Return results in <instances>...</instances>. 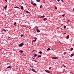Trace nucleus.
Here are the masks:
<instances>
[{"instance_id": "6", "label": "nucleus", "mask_w": 74, "mask_h": 74, "mask_svg": "<svg viewBox=\"0 0 74 74\" xmlns=\"http://www.w3.org/2000/svg\"><path fill=\"white\" fill-rule=\"evenodd\" d=\"M36 31L38 33H40V31L39 30L37 29H36Z\"/></svg>"}, {"instance_id": "4", "label": "nucleus", "mask_w": 74, "mask_h": 74, "mask_svg": "<svg viewBox=\"0 0 74 74\" xmlns=\"http://www.w3.org/2000/svg\"><path fill=\"white\" fill-rule=\"evenodd\" d=\"M45 71L46 72H47V73H50L51 72H50V71H49L48 70H45Z\"/></svg>"}, {"instance_id": "30", "label": "nucleus", "mask_w": 74, "mask_h": 74, "mask_svg": "<svg viewBox=\"0 0 74 74\" xmlns=\"http://www.w3.org/2000/svg\"><path fill=\"white\" fill-rule=\"evenodd\" d=\"M66 26L64 25V29H66Z\"/></svg>"}, {"instance_id": "27", "label": "nucleus", "mask_w": 74, "mask_h": 74, "mask_svg": "<svg viewBox=\"0 0 74 74\" xmlns=\"http://www.w3.org/2000/svg\"><path fill=\"white\" fill-rule=\"evenodd\" d=\"M63 67H66V65H63Z\"/></svg>"}, {"instance_id": "20", "label": "nucleus", "mask_w": 74, "mask_h": 74, "mask_svg": "<svg viewBox=\"0 0 74 74\" xmlns=\"http://www.w3.org/2000/svg\"><path fill=\"white\" fill-rule=\"evenodd\" d=\"M38 53H39L40 54H41L42 53V52L41 51L39 52Z\"/></svg>"}, {"instance_id": "16", "label": "nucleus", "mask_w": 74, "mask_h": 74, "mask_svg": "<svg viewBox=\"0 0 74 74\" xmlns=\"http://www.w3.org/2000/svg\"><path fill=\"white\" fill-rule=\"evenodd\" d=\"M21 10H23V7L22 6H21Z\"/></svg>"}, {"instance_id": "15", "label": "nucleus", "mask_w": 74, "mask_h": 74, "mask_svg": "<svg viewBox=\"0 0 74 74\" xmlns=\"http://www.w3.org/2000/svg\"><path fill=\"white\" fill-rule=\"evenodd\" d=\"M25 12H27V13H28V14H30V12H28V11H27V10H26V11H25Z\"/></svg>"}, {"instance_id": "31", "label": "nucleus", "mask_w": 74, "mask_h": 74, "mask_svg": "<svg viewBox=\"0 0 74 74\" xmlns=\"http://www.w3.org/2000/svg\"><path fill=\"white\" fill-rule=\"evenodd\" d=\"M22 26H23V27H26V26L24 25H23Z\"/></svg>"}, {"instance_id": "38", "label": "nucleus", "mask_w": 74, "mask_h": 74, "mask_svg": "<svg viewBox=\"0 0 74 74\" xmlns=\"http://www.w3.org/2000/svg\"><path fill=\"white\" fill-rule=\"evenodd\" d=\"M6 2L7 3V0H5Z\"/></svg>"}, {"instance_id": "5", "label": "nucleus", "mask_w": 74, "mask_h": 74, "mask_svg": "<svg viewBox=\"0 0 74 74\" xmlns=\"http://www.w3.org/2000/svg\"><path fill=\"white\" fill-rule=\"evenodd\" d=\"M14 8H18V9H21V8H19V7H18L17 6L14 7Z\"/></svg>"}, {"instance_id": "13", "label": "nucleus", "mask_w": 74, "mask_h": 74, "mask_svg": "<svg viewBox=\"0 0 74 74\" xmlns=\"http://www.w3.org/2000/svg\"><path fill=\"white\" fill-rule=\"evenodd\" d=\"M44 17H45V15H43V16L40 17V18H44Z\"/></svg>"}, {"instance_id": "40", "label": "nucleus", "mask_w": 74, "mask_h": 74, "mask_svg": "<svg viewBox=\"0 0 74 74\" xmlns=\"http://www.w3.org/2000/svg\"><path fill=\"white\" fill-rule=\"evenodd\" d=\"M61 1H62V2H63V0H60Z\"/></svg>"}, {"instance_id": "7", "label": "nucleus", "mask_w": 74, "mask_h": 74, "mask_svg": "<svg viewBox=\"0 0 74 74\" xmlns=\"http://www.w3.org/2000/svg\"><path fill=\"white\" fill-rule=\"evenodd\" d=\"M12 67V66H11L10 65V66H8V67H7L8 69H10V68H11Z\"/></svg>"}, {"instance_id": "32", "label": "nucleus", "mask_w": 74, "mask_h": 74, "mask_svg": "<svg viewBox=\"0 0 74 74\" xmlns=\"http://www.w3.org/2000/svg\"><path fill=\"white\" fill-rule=\"evenodd\" d=\"M66 54V52H64V55H65V54Z\"/></svg>"}, {"instance_id": "35", "label": "nucleus", "mask_w": 74, "mask_h": 74, "mask_svg": "<svg viewBox=\"0 0 74 74\" xmlns=\"http://www.w3.org/2000/svg\"><path fill=\"white\" fill-rule=\"evenodd\" d=\"M21 37H23V35H21Z\"/></svg>"}, {"instance_id": "24", "label": "nucleus", "mask_w": 74, "mask_h": 74, "mask_svg": "<svg viewBox=\"0 0 74 74\" xmlns=\"http://www.w3.org/2000/svg\"><path fill=\"white\" fill-rule=\"evenodd\" d=\"M62 16H65V14H62Z\"/></svg>"}, {"instance_id": "9", "label": "nucleus", "mask_w": 74, "mask_h": 74, "mask_svg": "<svg viewBox=\"0 0 74 74\" xmlns=\"http://www.w3.org/2000/svg\"><path fill=\"white\" fill-rule=\"evenodd\" d=\"M34 58H35V56L36 57L37 56V54H34Z\"/></svg>"}, {"instance_id": "22", "label": "nucleus", "mask_w": 74, "mask_h": 74, "mask_svg": "<svg viewBox=\"0 0 74 74\" xmlns=\"http://www.w3.org/2000/svg\"><path fill=\"white\" fill-rule=\"evenodd\" d=\"M37 2H40V0H36Z\"/></svg>"}, {"instance_id": "17", "label": "nucleus", "mask_w": 74, "mask_h": 74, "mask_svg": "<svg viewBox=\"0 0 74 74\" xmlns=\"http://www.w3.org/2000/svg\"><path fill=\"white\" fill-rule=\"evenodd\" d=\"M14 26H16V22L14 23Z\"/></svg>"}, {"instance_id": "8", "label": "nucleus", "mask_w": 74, "mask_h": 74, "mask_svg": "<svg viewBox=\"0 0 74 74\" xmlns=\"http://www.w3.org/2000/svg\"><path fill=\"white\" fill-rule=\"evenodd\" d=\"M19 51L21 53H23V50H20Z\"/></svg>"}, {"instance_id": "41", "label": "nucleus", "mask_w": 74, "mask_h": 74, "mask_svg": "<svg viewBox=\"0 0 74 74\" xmlns=\"http://www.w3.org/2000/svg\"><path fill=\"white\" fill-rule=\"evenodd\" d=\"M66 34V33H64V34Z\"/></svg>"}, {"instance_id": "19", "label": "nucleus", "mask_w": 74, "mask_h": 74, "mask_svg": "<svg viewBox=\"0 0 74 74\" xmlns=\"http://www.w3.org/2000/svg\"><path fill=\"white\" fill-rule=\"evenodd\" d=\"M47 18H45L44 19V21H47Z\"/></svg>"}, {"instance_id": "44", "label": "nucleus", "mask_w": 74, "mask_h": 74, "mask_svg": "<svg viewBox=\"0 0 74 74\" xmlns=\"http://www.w3.org/2000/svg\"><path fill=\"white\" fill-rule=\"evenodd\" d=\"M30 70L31 71V70H31V69H30V70H29V71H30Z\"/></svg>"}, {"instance_id": "39", "label": "nucleus", "mask_w": 74, "mask_h": 74, "mask_svg": "<svg viewBox=\"0 0 74 74\" xmlns=\"http://www.w3.org/2000/svg\"><path fill=\"white\" fill-rule=\"evenodd\" d=\"M35 50H34L33 51V52H35Z\"/></svg>"}, {"instance_id": "3", "label": "nucleus", "mask_w": 74, "mask_h": 74, "mask_svg": "<svg viewBox=\"0 0 74 74\" xmlns=\"http://www.w3.org/2000/svg\"><path fill=\"white\" fill-rule=\"evenodd\" d=\"M52 59H58V58L57 57H52Z\"/></svg>"}, {"instance_id": "1", "label": "nucleus", "mask_w": 74, "mask_h": 74, "mask_svg": "<svg viewBox=\"0 0 74 74\" xmlns=\"http://www.w3.org/2000/svg\"><path fill=\"white\" fill-rule=\"evenodd\" d=\"M34 39L35 40H34L32 41V42H36V41H37V38L36 37H34Z\"/></svg>"}, {"instance_id": "10", "label": "nucleus", "mask_w": 74, "mask_h": 74, "mask_svg": "<svg viewBox=\"0 0 74 74\" xmlns=\"http://www.w3.org/2000/svg\"><path fill=\"white\" fill-rule=\"evenodd\" d=\"M70 36L69 35H68L66 37V38L67 39H69V37Z\"/></svg>"}, {"instance_id": "29", "label": "nucleus", "mask_w": 74, "mask_h": 74, "mask_svg": "<svg viewBox=\"0 0 74 74\" xmlns=\"http://www.w3.org/2000/svg\"><path fill=\"white\" fill-rule=\"evenodd\" d=\"M47 50L48 51H49V50H50V48H48L47 49Z\"/></svg>"}, {"instance_id": "11", "label": "nucleus", "mask_w": 74, "mask_h": 74, "mask_svg": "<svg viewBox=\"0 0 74 74\" xmlns=\"http://www.w3.org/2000/svg\"><path fill=\"white\" fill-rule=\"evenodd\" d=\"M74 53L72 54L70 56H71V57H72V56H74Z\"/></svg>"}, {"instance_id": "12", "label": "nucleus", "mask_w": 74, "mask_h": 74, "mask_svg": "<svg viewBox=\"0 0 74 74\" xmlns=\"http://www.w3.org/2000/svg\"><path fill=\"white\" fill-rule=\"evenodd\" d=\"M32 71H33L34 72H36V71L34 70V69H32Z\"/></svg>"}, {"instance_id": "34", "label": "nucleus", "mask_w": 74, "mask_h": 74, "mask_svg": "<svg viewBox=\"0 0 74 74\" xmlns=\"http://www.w3.org/2000/svg\"><path fill=\"white\" fill-rule=\"evenodd\" d=\"M35 29H37V28H38V27H35Z\"/></svg>"}, {"instance_id": "28", "label": "nucleus", "mask_w": 74, "mask_h": 74, "mask_svg": "<svg viewBox=\"0 0 74 74\" xmlns=\"http://www.w3.org/2000/svg\"><path fill=\"white\" fill-rule=\"evenodd\" d=\"M33 5L35 6V5H36V3H33Z\"/></svg>"}, {"instance_id": "43", "label": "nucleus", "mask_w": 74, "mask_h": 74, "mask_svg": "<svg viewBox=\"0 0 74 74\" xmlns=\"http://www.w3.org/2000/svg\"><path fill=\"white\" fill-rule=\"evenodd\" d=\"M61 26H63V24H62V25H61Z\"/></svg>"}, {"instance_id": "33", "label": "nucleus", "mask_w": 74, "mask_h": 74, "mask_svg": "<svg viewBox=\"0 0 74 74\" xmlns=\"http://www.w3.org/2000/svg\"><path fill=\"white\" fill-rule=\"evenodd\" d=\"M31 3L32 4H33V2L32 1Z\"/></svg>"}, {"instance_id": "36", "label": "nucleus", "mask_w": 74, "mask_h": 74, "mask_svg": "<svg viewBox=\"0 0 74 74\" xmlns=\"http://www.w3.org/2000/svg\"><path fill=\"white\" fill-rule=\"evenodd\" d=\"M34 62H37V61L36 60H34Z\"/></svg>"}, {"instance_id": "2", "label": "nucleus", "mask_w": 74, "mask_h": 74, "mask_svg": "<svg viewBox=\"0 0 74 74\" xmlns=\"http://www.w3.org/2000/svg\"><path fill=\"white\" fill-rule=\"evenodd\" d=\"M23 43H21L19 45V46L20 47H22V46H23Z\"/></svg>"}, {"instance_id": "21", "label": "nucleus", "mask_w": 74, "mask_h": 74, "mask_svg": "<svg viewBox=\"0 0 74 74\" xmlns=\"http://www.w3.org/2000/svg\"><path fill=\"white\" fill-rule=\"evenodd\" d=\"M38 58H40V57H41V55L38 56Z\"/></svg>"}, {"instance_id": "14", "label": "nucleus", "mask_w": 74, "mask_h": 74, "mask_svg": "<svg viewBox=\"0 0 74 74\" xmlns=\"http://www.w3.org/2000/svg\"><path fill=\"white\" fill-rule=\"evenodd\" d=\"M7 5H6L4 7V8H5V9H7Z\"/></svg>"}, {"instance_id": "42", "label": "nucleus", "mask_w": 74, "mask_h": 74, "mask_svg": "<svg viewBox=\"0 0 74 74\" xmlns=\"http://www.w3.org/2000/svg\"><path fill=\"white\" fill-rule=\"evenodd\" d=\"M57 1H60V0H57Z\"/></svg>"}, {"instance_id": "23", "label": "nucleus", "mask_w": 74, "mask_h": 74, "mask_svg": "<svg viewBox=\"0 0 74 74\" xmlns=\"http://www.w3.org/2000/svg\"><path fill=\"white\" fill-rule=\"evenodd\" d=\"M73 48H71V51H73Z\"/></svg>"}, {"instance_id": "26", "label": "nucleus", "mask_w": 74, "mask_h": 74, "mask_svg": "<svg viewBox=\"0 0 74 74\" xmlns=\"http://www.w3.org/2000/svg\"><path fill=\"white\" fill-rule=\"evenodd\" d=\"M40 8H42V5H40Z\"/></svg>"}, {"instance_id": "37", "label": "nucleus", "mask_w": 74, "mask_h": 74, "mask_svg": "<svg viewBox=\"0 0 74 74\" xmlns=\"http://www.w3.org/2000/svg\"><path fill=\"white\" fill-rule=\"evenodd\" d=\"M51 69V67H50L49 68V69Z\"/></svg>"}, {"instance_id": "45", "label": "nucleus", "mask_w": 74, "mask_h": 74, "mask_svg": "<svg viewBox=\"0 0 74 74\" xmlns=\"http://www.w3.org/2000/svg\"><path fill=\"white\" fill-rule=\"evenodd\" d=\"M9 38H10V37H9Z\"/></svg>"}, {"instance_id": "25", "label": "nucleus", "mask_w": 74, "mask_h": 74, "mask_svg": "<svg viewBox=\"0 0 74 74\" xmlns=\"http://www.w3.org/2000/svg\"><path fill=\"white\" fill-rule=\"evenodd\" d=\"M3 31H4V32H6L7 30H5L4 29H3L2 30Z\"/></svg>"}, {"instance_id": "18", "label": "nucleus", "mask_w": 74, "mask_h": 74, "mask_svg": "<svg viewBox=\"0 0 74 74\" xmlns=\"http://www.w3.org/2000/svg\"><path fill=\"white\" fill-rule=\"evenodd\" d=\"M55 8L56 10H57L58 9V8L56 6H55Z\"/></svg>"}]
</instances>
